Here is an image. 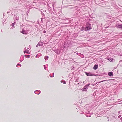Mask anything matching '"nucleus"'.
Returning <instances> with one entry per match:
<instances>
[{
	"instance_id": "f257e3e1",
	"label": "nucleus",
	"mask_w": 122,
	"mask_h": 122,
	"mask_svg": "<svg viewBox=\"0 0 122 122\" xmlns=\"http://www.w3.org/2000/svg\"><path fill=\"white\" fill-rule=\"evenodd\" d=\"M92 29L91 26V24L89 23H87L86 27L85 28V30L86 31Z\"/></svg>"
},
{
	"instance_id": "f03ea898",
	"label": "nucleus",
	"mask_w": 122,
	"mask_h": 122,
	"mask_svg": "<svg viewBox=\"0 0 122 122\" xmlns=\"http://www.w3.org/2000/svg\"><path fill=\"white\" fill-rule=\"evenodd\" d=\"M71 42H65L63 45L64 48H68L70 46H71Z\"/></svg>"
},
{
	"instance_id": "7ed1b4c3",
	"label": "nucleus",
	"mask_w": 122,
	"mask_h": 122,
	"mask_svg": "<svg viewBox=\"0 0 122 122\" xmlns=\"http://www.w3.org/2000/svg\"><path fill=\"white\" fill-rule=\"evenodd\" d=\"M90 84H88L87 85L85 86L82 89V91H85L86 92H87V89H88V87L89 86Z\"/></svg>"
},
{
	"instance_id": "20e7f679",
	"label": "nucleus",
	"mask_w": 122,
	"mask_h": 122,
	"mask_svg": "<svg viewBox=\"0 0 122 122\" xmlns=\"http://www.w3.org/2000/svg\"><path fill=\"white\" fill-rule=\"evenodd\" d=\"M116 26L117 28L121 29H122V24H120L117 25H116Z\"/></svg>"
},
{
	"instance_id": "39448f33",
	"label": "nucleus",
	"mask_w": 122,
	"mask_h": 122,
	"mask_svg": "<svg viewBox=\"0 0 122 122\" xmlns=\"http://www.w3.org/2000/svg\"><path fill=\"white\" fill-rule=\"evenodd\" d=\"M85 73L86 75L88 76H93L94 75L93 74H92L91 73V72H85Z\"/></svg>"
},
{
	"instance_id": "423d86ee",
	"label": "nucleus",
	"mask_w": 122,
	"mask_h": 122,
	"mask_svg": "<svg viewBox=\"0 0 122 122\" xmlns=\"http://www.w3.org/2000/svg\"><path fill=\"white\" fill-rule=\"evenodd\" d=\"M34 93L36 94L39 95L41 91L40 90H37L35 91Z\"/></svg>"
},
{
	"instance_id": "0eeeda50",
	"label": "nucleus",
	"mask_w": 122,
	"mask_h": 122,
	"mask_svg": "<svg viewBox=\"0 0 122 122\" xmlns=\"http://www.w3.org/2000/svg\"><path fill=\"white\" fill-rule=\"evenodd\" d=\"M24 57L23 56H21L20 59V62H22L24 60Z\"/></svg>"
},
{
	"instance_id": "6e6552de",
	"label": "nucleus",
	"mask_w": 122,
	"mask_h": 122,
	"mask_svg": "<svg viewBox=\"0 0 122 122\" xmlns=\"http://www.w3.org/2000/svg\"><path fill=\"white\" fill-rule=\"evenodd\" d=\"M108 75L110 76H113V72H110L108 73Z\"/></svg>"
},
{
	"instance_id": "1a4fd4ad",
	"label": "nucleus",
	"mask_w": 122,
	"mask_h": 122,
	"mask_svg": "<svg viewBox=\"0 0 122 122\" xmlns=\"http://www.w3.org/2000/svg\"><path fill=\"white\" fill-rule=\"evenodd\" d=\"M43 43L41 41H40L39 42L38 44V45L39 46H41L43 45Z\"/></svg>"
},
{
	"instance_id": "9d476101",
	"label": "nucleus",
	"mask_w": 122,
	"mask_h": 122,
	"mask_svg": "<svg viewBox=\"0 0 122 122\" xmlns=\"http://www.w3.org/2000/svg\"><path fill=\"white\" fill-rule=\"evenodd\" d=\"M98 65H95L93 67V69L94 70H96L97 69Z\"/></svg>"
},
{
	"instance_id": "9b49d317",
	"label": "nucleus",
	"mask_w": 122,
	"mask_h": 122,
	"mask_svg": "<svg viewBox=\"0 0 122 122\" xmlns=\"http://www.w3.org/2000/svg\"><path fill=\"white\" fill-rule=\"evenodd\" d=\"M16 22H14L13 23L11 24L10 25L11 26H12L13 28H14V25H15Z\"/></svg>"
},
{
	"instance_id": "f8f14e48",
	"label": "nucleus",
	"mask_w": 122,
	"mask_h": 122,
	"mask_svg": "<svg viewBox=\"0 0 122 122\" xmlns=\"http://www.w3.org/2000/svg\"><path fill=\"white\" fill-rule=\"evenodd\" d=\"M14 16L15 17V18L17 20H19V16H18V17H17L15 15H14Z\"/></svg>"
},
{
	"instance_id": "ddd939ff",
	"label": "nucleus",
	"mask_w": 122,
	"mask_h": 122,
	"mask_svg": "<svg viewBox=\"0 0 122 122\" xmlns=\"http://www.w3.org/2000/svg\"><path fill=\"white\" fill-rule=\"evenodd\" d=\"M21 33H22L23 34H26V32L23 30H22Z\"/></svg>"
},
{
	"instance_id": "4468645a",
	"label": "nucleus",
	"mask_w": 122,
	"mask_h": 122,
	"mask_svg": "<svg viewBox=\"0 0 122 122\" xmlns=\"http://www.w3.org/2000/svg\"><path fill=\"white\" fill-rule=\"evenodd\" d=\"M61 83H63L64 84H66V82L65 81H64V80H62L61 81Z\"/></svg>"
},
{
	"instance_id": "2eb2a0df",
	"label": "nucleus",
	"mask_w": 122,
	"mask_h": 122,
	"mask_svg": "<svg viewBox=\"0 0 122 122\" xmlns=\"http://www.w3.org/2000/svg\"><path fill=\"white\" fill-rule=\"evenodd\" d=\"M25 56L27 58H29L30 57V55H25Z\"/></svg>"
},
{
	"instance_id": "dca6fc26",
	"label": "nucleus",
	"mask_w": 122,
	"mask_h": 122,
	"mask_svg": "<svg viewBox=\"0 0 122 122\" xmlns=\"http://www.w3.org/2000/svg\"><path fill=\"white\" fill-rule=\"evenodd\" d=\"M27 50H25V51H24V53H28V54H29L30 53V52L29 51H27Z\"/></svg>"
},
{
	"instance_id": "f3484780",
	"label": "nucleus",
	"mask_w": 122,
	"mask_h": 122,
	"mask_svg": "<svg viewBox=\"0 0 122 122\" xmlns=\"http://www.w3.org/2000/svg\"><path fill=\"white\" fill-rule=\"evenodd\" d=\"M108 60L110 61H111L113 60V59L111 58H108Z\"/></svg>"
},
{
	"instance_id": "a211bd4d",
	"label": "nucleus",
	"mask_w": 122,
	"mask_h": 122,
	"mask_svg": "<svg viewBox=\"0 0 122 122\" xmlns=\"http://www.w3.org/2000/svg\"><path fill=\"white\" fill-rule=\"evenodd\" d=\"M48 57H49L48 56H46L44 57V59L45 60H47L48 58Z\"/></svg>"
},
{
	"instance_id": "6ab92c4d",
	"label": "nucleus",
	"mask_w": 122,
	"mask_h": 122,
	"mask_svg": "<svg viewBox=\"0 0 122 122\" xmlns=\"http://www.w3.org/2000/svg\"><path fill=\"white\" fill-rule=\"evenodd\" d=\"M50 12L52 15H53L54 14V12L51 10L50 11Z\"/></svg>"
},
{
	"instance_id": "aec40b11",
	"label": "nucleus",
	"mask_w": 122,
	"mask_h": 122,
	"mask_svg": "<svg viewBox=\"0 0 122 122\" xmlns=\"http://www.w3.org/2000/svg\"><path fill=\"white\" fill-rule=\"evenodd\" d=\"M18 66H20V67L21 66V65L20 64L18 63L17 64V65L16 66V67H18Z\"/></svg>"
},
{
	"instance_id": "412c9836",
	"label": "nucleus",
	"mask_w": 122,
	"mask_h": 122,
	"mask_svg": "<svg viewBox=\"0 0 122 122\" xmlns=\"http://www.w3.org/2000/svg\"><path fill=\"white\" fill-rule=\"evenodd\" d=\"M85 30V28H84V27H83L81 29V30Z\"/></svg>"
},
{
	"instance_id": "4be33fe9",
	"label": "nucleus",
	"mask_w": 122,
	"mask_h": 122,
	"mask_svg": "<svg viewBox=\"0 0 122 122\" xmlns=\"http://www.w3.org/2000/svg\"><path fill=\"white\" fill-rule=\"evenodd\" d=\"M44 68L45 70H47V69H46V67H45V65H44Z\"/></svg>"
},
{
	"instance_id": "5701e85b",
	"label": "nucleus",
	"mask_w": 122,
	"mask_h": 122,
	"mask_svg": "<svg viewBox=\"0 0 122 122\" xmlns=\"http://www.w3.org/2000/svg\"><path fill=\"white\" fill-rule=\"evenodd\" d=\"M52 74H53V76H52V77H53L54 76V73L53 72L52 73Z\"/></svg>"
},
{
	"instance_id": "b1692460",
	"label": "nucleus",
	"mask_w": 122,
	"mask_h": 122,
	"mask_svg": "<svg viewBox=\"0 0 122 122\" xmlns=\"http://www.w3.org/2000/svg\"><path fill=\"white\" fill-rule=\"evenodd\" d=\"M121 117V115H119L118 116V118H119Z\"/></svg>"
},
{
	"instance_id": "393cba45",
	"label": "nucleus",
	"mask_w": 122,
	"mask_h": 122,
	"mask_svg": "<svg viewBox=\"0 0 122 122\" xmlns=\"http://www.w3.org/2000/svg\"><path fill=\"white\" fill-rule=\"evenodd\" d=\"M43 32L44 33H45L46 32V31L45 30H44L43 31Z\"/></svg>"
},
{
	"instance_id": "a878e982",
	"label": "nucleus",
	"mask_w": 122,
	"mask_h": 122,
	"mask_svg": "<svg viewBox=\"0 0 122 122\" xmlns=\"http://www.w3.org/2000/svg\"><path fill=\"white\" fill-rule=\"evenodd\" d=\"M50 77H52V76L51 75V74H50Z\"/></svg>"
},
{
	"instance_id": "bb28decb",
	"label": "nucleus",
	"mask_w": 122,
	"mask_h": 122,
	"mask_svg": "<svg viewBox=\"0 0 122 122\" xmlns=\"http://www.w3.org/2000/svg\"><path fill=\"white\" fill-rule=\"evenodd\" d=\"M37 55H36V58H37Z\"/></svg>"
},
{
	"instance_id": "cd10ccee",
	"label": "nucleus",
	"mask_w": 122,
	"mask_h": 122,
	"mask_svg": "<svg viewBox=\"0 0 122 122\" xmlns=\"http://www.w3.org/2000/svg\"><path fill=\"white\" fill-rule=\"evenodd\" d=\"M38 44L36 46V47H38Z\"/></svg>"
},
{
	"instance_id": "c85d7f7f",
	"label": "nucleus",
	"mask_w": 122,
	"mask_h": 122,
	"mask_svg": "<svg viewBox=\"0 0 122 122\" xmlns=\"http://www.w3.org/2000/svg\"><path fill=\"white\" fill-rule=\"evenodd\" d=\"M26 49V47H25L24 48V49L25 50V49Z\"/></svg>"
},
{
	"instance_id": "c756f323",
	"label": "nucleus",
	"mask_w": 122,
	"mask_h": 122,
	"mask_svg": "<svg viewBox=\"0 0 122 122\" xmlns=\"http://www.w3.org/2000/svg\"><path fill=\"white\" fill-rule=\"evenodd\" d=\"M105 81V80H104V81H101V82H103V81Z\"/></svg>"
},
{
	"instance_id": "7c9ffc66",
	"label": "nucleus",
	"mask_w": 122,
	"mask_h": 122,
	"mask_svg": "<svg viewBox=\"0 0 122 122\" xmlns=\"http://www.w3.org/2000/svg\"><path fill=\"white\" fill-rule=\"evenodd\" d=\"M78 53H76V54H77V55H78Z\"/></svg>"
},
{
	"instance_id": "2f4dec72",
	"label": "nucleus",
	"mask_w": 122,
	"mask_h": 122,
	"mask_svg": "<svg viewBox=\"0 0 122 122\" xmlns=\"http://www.w3.org/2000/svg\"><path fill=\"white\" fill-rule=\"evenodd\" d=\"M120 99H118V100H120Z\"/></svg>"
},
{
	"instance_id": "473e14b6",
	"label": "nucleus",
	"mask_w": 122,
	"mask_h": 122,
	"mask_svg": "<svg viewBox=\"0 0 122 122\" xmlns=\"http://www.w3.org/2000/svg\"><path fill=\"white\" fill-rule=\"evenodd\" d=\"M9 12H7V13H9Z\"/></svg>"
}]
</instances>
